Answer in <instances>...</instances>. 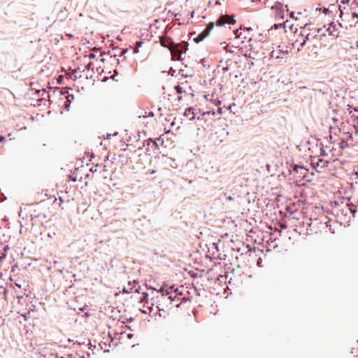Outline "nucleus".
Returning <instances> with one entry per match:
<instances>
[{"label": "nucleus", "instance_id": "f257e3e1", "mask_svg": "<svg viewBox=\"0 0 358 358\" xmlns=\"http://www.w3.org/2000/svg\"><path fill=\"white\" fill-rule=\"evenodd\" d=\"M159 292L162 295L161 299L158 300L160 305L163 306V304H164L166 307L171 305L176 297V290L173 289V287L163 286L158 290V292Z\"/></svg>", "mask_w": 358, "mask_h": 358}, {"label": "nucleus", "instance_id": "f03ea898", "mask_svg": "<svg viewBox=\"0 0 358 358\" xmlns=\"http://www.w3.org/2000/svg\"><path fill=\"white\" fill-rule=\"evenodd\" d=\"M300 38L296 39V43L299 42L301 47H303L308 42H312L315 38L317 37L316 31L313 33H308L307 29H303L300 35Z\"/></svg>", "mask_w": 358, "mask_h": 358}, {"label": "nucleus", "instance_id": "7ed1b4c3", "mask_svg": "<svg viewBox=\"0 0 358 358\" xmlns=\"http://www.w3.org/2000/svg\"><path fill=\"white\" fill-rule=\"evenodd\" d=\"M215 24L214 22H210L206 29L201 31L194 40L196 43H199L202 41L205 38L209 36L212 29L214 28Z\"/></svg>", "mask_w": 358, "mask_h": 358}, {"label": "nucleus", "instance_id": "20e7f679", "mask_svg": "<svg viewBox=\"0 0 358 358\" xmlns=\"http://www.w3.org/2000/svg\"><path fill=\"white\" fill-rule=\"evenodd\" d=\"M215 24L214 22H210L206 29L201 31L194 40L196 43H199L202 41L205 38L209 36L212 29L214 28Z\"/></svg>", "mask_w": 358, "mask_h": 358}, {"label": "nucleus", "instance_id": "39448f33", "mask_svg": "<svg viewBox=\"0 0 358 358\" xmlns=\"http://www.w3.org/2000/svg\"><path fill=\"white\" fill-rule=\"evenodd\" d=\"M235 23L236 20H234V15H224L219 17L217 25L221 27L227 24H234Z\"/></svg>", "mask_w": 358, "mask_h": 358}, {"label": "nucleus", "instance_id": "423d86ee", "mask_svg": "<svg viewBox=\"0 0 358 358\" xmlns=\"http://www.w3.org/2000/svg\"><path fill=\"white\" fill-rule=\"evenodd\" d=\"M36 307L35 305L32 304L29 308L27 313L22 315L23 317L24 318V320L28 321L30 320H36L38 319V315L36 313Z\"/></svg>", "mask_w": 358, "mask_h": 358}, {"label": "nucleus", "instance_id": "0eeeda50", "mask_svg": "<svg viewBox=\"0 0 358 358\" xmlns=\"http://www.w3.org/2000/svg\"><path fill=\"white\" fill-rule=\"evenodd\" d=\"M171 55L174 58V59L180 60L182 55V49L180 48V46L179 44H174L173 45V48H171L169 50Z\"/></svg>", "mask_w": 358, "mask_h": 358}, {"label": "nucleus", "instance_id": "6e6552de", "mask_svg": "<svg viewBox=\"0 0 358 358\" xmlns=\"http://www.w3.org/2000/svg\"><path fill=\"white\" fill-rule=\"evenodd\" d=\"M158 38L162 46L167 48L169 50L171 48H173V42L171 38L166 36H159Z\"/></svg>", "mask_w": 358, "mask_h": 358}, {"label": "nucleus", "instance_id": "1a4fd4ad", "mask_svg": "<svg viewBox=\"0 0 358 358\" xmlns=\"http://www.w3.org/2000/svg\"><path fill=\"white\" fill-rule=\"evenodd\" d=\"M272 9L275 10V15L279 19L284 18V13H283L282 3H275L273 6H272Z\"/></svg>", "mask_w": 358, "mask_h": 358}, {"label": "nucleus", "instance_id": "9d476101", "mask_svg": "<svg viewBox=\"0 0 358 358\" xmlns=\"http://www.w3.org/2000/svg\"><path fill=\"white\" fill-rule=\"evenodd\" d=\"M263 45H264V42L255 41L254 43L250 44V47H251L250 50L252 51L256 52L257 54L260 53V54L264 55L265 52L264 51H259L258 50L259 48H262Z\"/></svg>", "mask_w": 358, "mask_h": 358}, {"label": "nucleus", "instance_id": "9b49d317", "mask_svg": "<svg viewBox=\"0 0 358 358\" xmlns=\"http://www.w3.org/2000/svg\"><path fill=\"white\" fill-rule=\"evenodd\" d=\"M184 116L187 117V120H192L195 117L194 108H188L184 112Z\"/></svg>", "mask_w": 358, "mask_h": 358}, {"label": "nucleus", "instance_id": "f8f14e48", "mask_svg": "<svg viewBox=\"0 0 358 358\" xmlns=\"http://www.w3.org/2000/svg\"><path fill=\"white\" fill-rule=\"evenodd\" d=\"M329 165V162L324 159H320L316 163L317 167L326 168Z\"/></svg>", "mask_w": 358, "mask_h": 358}, {"label": "nucleus", "instance_id": "ddd939ff", "mask_svg": "<svg viewBox=\"0 0 358 358\" xmlns=\"http://www.w3.org/2000/svg\"><path fill=\"white\" fill-rule=\"evenodd\" d=\"M271 58L273 59H284V57L277 50H273L270 53Z\"/></svg>", "mask_w": 358, "mask_h": 358}, {"label": "nucleus", "instance_id": "4468645a", "mask_svg": "<svg viewBox=\"0 0 358 358\" xmlns=\"http://www.w3.org/2000/svg\"><path fill=\"white\" fill-rule=\"evenodd\" d=\"M14 284L19 289H24L26 291V287H27V285L24 281L17 280L16 282H15Z\"/></svg>", "mask_w": 358, "mask_h": 358}, {"label": "nucleus", "instance_id": "2eb2a0df", "mask_svg": "<svg viewBox=\"0 0 358 358\" xmlns=\"http://www.w3.org/2000/svg\"><path fill=\"white\" fill-rule=\"evenodd\" d=\"M174 89L176 90L178 94H182L184 92L180 85H176Z\"/></svg>", "mask_w": 358, "mask_h": 358}, {"label": "nucleus", "instance_id": "dca6fc26", "mask_svg": "<svg viewBox=\"0 0 358 358\" xmlns=\"http://www.w3.org/2000/svg\"><path fill=\"white\" fill-rule=\"evenodd\" d=\"M276 50L280 52V54L284 57V58L285 57L286 55L287 54V50H282L281 49H278V50Z\"/></svg>", "mask_w": 358, "mask_h": 358}, {"label": "nucleus", "instance_id": "f3484780", "mask_svg": "<svg viewBox=\"0 0 358 358\" xmlns=\"http://www.w3.org/2000/svg\"><path fill=\"white\" fill-rule=\"evenodd\" d=\"M164 120H167V118L164 117L163 115L162 114H160L159 116L158 117V120H159L160 122H162Z\"/></svg>", "mask_w": 358, "mask_h": 358}, {"label": "nucleus", "instance_id": "a211bd4d", "mask_svg": "<svg viewBox=\"0 0 358 358\" xmlns=\"http://www.w3.org/2000/svg\"><path fill=\"white\" fill-rule=\"evenodd\" d=\"M352 17H358V12L352 13Z\"/></svg>", "mask_w": 358, "mask_h": 358}, {"label": "nucleus", "instance_id": "6ab92c4d", "mask_svg": "<svg viewBox=\"0 0 358 358\" xmlns=\"http://www.w3.org/2000/svg\"><path fill=\"white\" fill-rule=\"evenodd\" d=\"M155 114L153 112H150L148 115V116H150V117H154Z\"/></svg>", "mask_w": 358, "mask_h": 358}, {"label": "nucleus", "instance_id": "aec40b11", "mask_svg": "<svg viewBox=\"0 0 358 358\" xmlns=\"http://www.w3.org/2000/svg\"><path fill=\"white\" fill-rule=\"evenodd\" d=\"M5 140V137L3 136H0V142H3Z\"/></svg>", "mask_w": 358, "mask_h": 358}, {"label": "nucleus", "instance_id": "412c9836", "mask_svg": "<svg viewBox=\"0 0 358 358\" xmlns=\"http://www.w3.org/2000/svg\"><path fill=\"white\" fill-rule=\"evenodd\" d=\"M22 298H23V296H22V295H17V299H19V300H20V299H22Z\"/></svg>", "mask_w": 358, "mask_h": 358}, {"label": "nucleus", "instance_id": "4be33fe9", "mask_svg": "<svg viewBox=\"0 0 358 358\" xmlns=\"http://www.w3.org/2000/svg\"><path fill=\"white\" fill-rule=\"evenodd\" d=\"M227 199V200H229V201H232V200H234V198H233L232 196H228Z\"/></svg>", "mask_w": 358, "mask_h": 358}, {"label": "nucleus", "instance_id": "5701e85b", "mask_svg": "<svg viewBox=\"0 0 358 358\" xmlns=\"http://www.w3.org/2000/svg\"><path fill=\"white\" fill-rule=\"evenodd\" d=\"M66 36H67L69 38H70L73 37V36L72 34H66Z\"/></svg>", "mask_w": 358, "mask_h": 358}, {"label": "nucleus", "instance_id": "b1692460", "mask_svg": "<svg viewBox=\"0 0 358 358\" xmlns=\"http://www.w3.org/2000/svg\"><path fill=\"white\" fill-rule=\"evenodd\" d=\"M62 203V198H59V205L61 206Z\"/></svg>", "mask_w": 358, "mask_h": 358}, {"label": "nucleus", "instance_id": "393cba45", "mask_svg": "<svg viewBox=\"0 0 358 358\" xmlns=\"http://www.w3.org/2000/svg\"><path fill=\"white\" fill-rule=\"evenodd\" d=\"M194 11H192V12L191 13V17H194Z\"/></svg>", "mask_w": 358, "mask_h": 358}, {"label": "nucleus", "instance_id": "a878e982", "mask_svg": "<svg viewBox=\"0 0 358 358\" xmlns=\"http://www.w3.org/2000/svg\"><path fill=\"white\" fill-rule=\"evenodd\" d=\"M127 336H128L129 338H131V337L132 336V335L129 334H128V335H127Z\"/></svg>", "mask_w": 358, "mask_h": 358}, {"label": "nucleus", "instance_id": "bb28decb", "mask_svg": "<svg viewBox=\"0 0 358 358\" xmlns=\"http://www.w3.org/2000/svg\"><path fill=\"white\" fill-rule=\"evenodd\" d=\"M158 310H163V308H160L158 306Z\"/></svg>", "mask_w": 358, "mask_h": 358}]
</instances>
